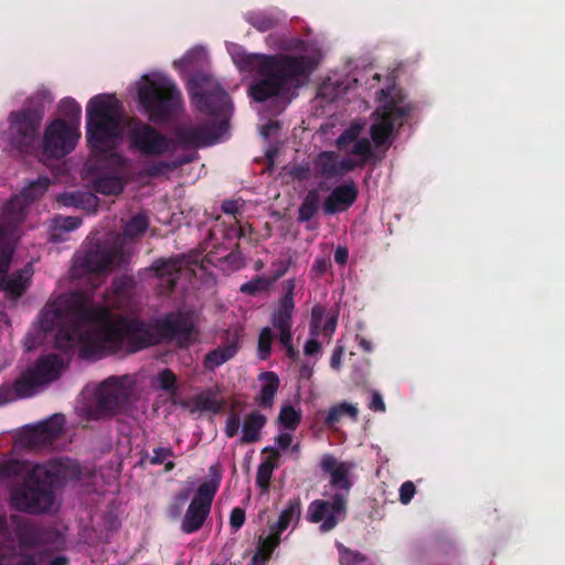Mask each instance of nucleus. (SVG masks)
Returning <instances> with one entry per match:
<instances>
[{
    "label": "nucleus",
    "mask_w": 565,
    "mask_h": 565,
    "mask_svg": "<svg viewBox=\"0 0 565 565\" xmlns=\"http://www.w3.org/2000/svg\"><path fill=\"white\" fill-rule=\"evenodd\" d=\"M230 53L239 71L258 76L248 87V95L257 103L284 96L317 67L315 58L308 55L248 53L239 45H233Z\"/></svg>",
    "instance_id": "f257e3e1"
},
{
    "label": "nucleus",
    "mask_w": 565,
    "mask_h": 565,
    "mask_svg": "<svg viewBox=\"0 0 565 565\" xmlns=\"http://www.w3.org/2000/svg\"><path fill=\"white\" fill-rule=\"evenodd\" d=\"M62 473V462L51 459L30 467L28 461L9 459L0 462V480L23 476L10 489V505L20 512L39 515L51 510L55 501L54 488Z\"/></svg>",
    "instance_id": "f03ea898"
},
{
    "label": "nucleus",
    "mask_w": 565,
    "mask_h": 565,
    "mask_svg": "<svg viewBox=\"0 0 565 565\" xmlns=\"http://www.w3.org/2000/svg\"><path fill=\"white\" fill-rule=\"evenodd\" d=\"M52 102L51 92L42 87L30 95L20 109L8 115L7 139L13 150L23 154L36 150L45 111Z\"/></svg>",
    "instance_id": "7ed1b4c3"
},
{
    "label": "nucleus",
    "mask_w": 565,
    "mask_h": 565,
    "mask_svg": "<svg viewBox=\"0 0 565 565\" xmlns=\"http://www.w3.org/2000/svg\"><path fill=\"white\" fill-rule=\"evenodd\" d=\"M119 100L111 95H96L86 106V139L92 149L99 151L116 146L121 136Z\"/></svg>",
    "instance_id": "20e7f679"
},
{
    "label": "nucleus",
    "mask_w": 565,
    "mask_h": 565,
    "mask_svg": "<svg viewBox=\"0 0 565 565\" xmlns=\"http://www.w3.org/2000/svg\"><path fill=\"white\" fill-rule=\"evenodd\" d=\"M65 367L66 363L61 355L56 353L41 355L13 382H4L0 385V406L35 395L41 387L58 380Z\"/></svg>",
    "instance_id": "39448f33"
},
{
    "label": "nucleus",
    "mask_w": 565,
    "mask_h": 565,
    "mask_svg": "<svg viewBox=\"0 0 565 565\" xmlns=\"http://www.w3.org/2000/svg\"><path fill=\"white\" fill-rule=\"evenodd\" d=\"M138 88L141 108L154 124L169 122L183 107L182 94L177 84L168 77L142 78Z\"/></svg>",
    "instance_id": "423d86ee"
},
{
    "label": "nucleus",
    "mask_w": 565,
    "mask_h": 565,
    "mask_svg": "<svg viewBox=\"0 0 565 565\" xmlns=\"http://www.w3.org/2000/svg\"><path fill=\"white\" fill-rule=\"evenodd\" d=\"M379 100L382 105L375 111L379 117L372 124L370 135L376 147L390 146L394 130L403 126L414 107L412 104H404L405 96L396 87L381 89Z\"/></svg>",
    "instance_id": "0eeeda50"
},
{
    "label": "nucleus",
    "mask_w": 565,
    "mask_h": 565,
    "mask_svg": "<svg viewBox=\"0 0 565 565\" xmlns=\"http://www.w3.org/2000/svg\"><path fill=\"white\" fill-rule=\"evenodd\" d=\"M76 312L87 321H103L109 317L107 308H90L85 303V297L75 292L62 296L57 300L47 303L40 315V328L44 332L53 331L60 326L64 317L70 312Z\"/></svg>",
    "instance_id": "6e6552de"
},
{
    "label": "nucleus",
    "mask_w": 565,
    "mask_h": 565,
    "mask_svg": "<svg viewBox=\"0 0 565 565\" xmlns=\"http://www.w3.org/2000/svg\"><path fill=\"white\" fill-rule=\"evenodd\" d=\"M210 473L212 478L199 486L182 519L181 530L185 534L198 532L211 512L212 502L221 484L222 475L214 466L210 467Z\"/></svg>",
    "instance_id": "1a4fd4ad"
},
{
    "label": "nucleus",
    "mask_w": 565,
    "mask_h": 565,
    "mask_svg": "<svg viewBox=\"0 0 565 565\" xmlns=\"http://www.w3.org/2000/svg\"><path fill=\"white\" fill-rule=\"evenodd\" d=\"M131 390L126 385V376H110L96 390L95 411L99 417L125 413L129 406Z\"/></svg>",
    "instance_id": "9d476101"
},
{
    "label": "nucleus",
    "mask_w": 565,
    "mask_h": 565,
    "mask_svg": "<svg viewBox=\"0 0 565 565\" xmlns=\"http://www.w3.org/2000/svg\"><path fill=\"white\" fill-rule=\"evenodd\" d=\"M10 522L22 551L54 545L62 541L60 531L53 526L42 525L21 515H11Z\"/></svg>",
    "instance_id": "9b49d317"
},
{
    "label": "nucleus",
    "mask_w": 565,
    "mask_h": 565,
    "mask_svg": "<svg viewBox=\"0 0 565 565\" xmlns=\"http://www.w3.org/2000/svg\"><path fill=\"white\" fill-rule=\"evenodd\" d=\"M81 137L75 125H68L64 119L51 121L43 134L42 153L47 159H61L72 152Z\"/></svg>",
    "instance_id": "f8f14e48"
},
{
    "label": "nucleus",
    "mask_w": 565,
    "mask_h": 565,
    "mask_svg": "<svg viewBox=\"0 0 565 565\" xmlns=\"http://www.w3.org/2000/svg\"><path fill=\"white\" fill-rule=\"evenodd\" d=\"M190 84L191 102L200 113L221 116L227 111L231 105L230 95L218 85L205 88L204 84H209L207 76H196Z\"/></svg>",
    "instance_id": "ddd939ff"
},
{
    "label": "nucleus",
    "mask_w": 565,
    "mask_h": 565,
    "mask_svg": "<svg viewBox=\"0 0 565 565\" xmlns=\"http://www.w3.org/2000/svg\"><path fill=\"white\" fill-rule=\"evenodd\" d=\"M159 343L175 341L179 348H189L199 338V329L192 318L184 312H169L157 320Z\"/></svg>",
    "instance_id": "4468645a"
},
{
    "label": "nucleus",
    "mask_w": 565,
    "mask_h": 565,
    "mask_svg": "<svg viewBox=\"0 0 565 565\" xmlns=\"http://www.w3.org/2000/svg\"><path fill=\"white\" fill-rule=\"evenodd\" d=\"M348 511L347 493L335 492L331 500L316 499L307 510V520L310 523H321L320 531L327 533L344 521Z\"/></svg>",
    "instance_id": "2eb2a0df"
},
{
    "label": "nucleus",
    "mask_w": 565,
    "mask_h": 565,
    "mask_svg": "<svg viewBox=\"0 0 565 565\" xmlns=\"http://www.w3.org/2000/svg\"><path fill=\"white\" fill-rule=\"evenodd\" d=\"M105 171H100L93 180L94 190L103 195H117L124 191L126 180L122 177L127 160L116 151L105 152L100 157Z\"/></svg>",
    "instance_id": "dca6fc26"
},
{
    "label": "nucleus",
    "mask_w": 565,
    "mask_h": 565,
    "mask_svg": "<svg viewBox=\"0 0 565 565\" xmlns=\"http://www.w3.org/2000/svg\"><path fill=\"white\" fill-rule=\"evenodd\" d=\"M121 258L120 249L96 244L76 259L74 270L79 275L108 273Z\"/></svg>",
    "instance_id": "f3484780"
},
{
    "label": "nucleus",
    "mask_w": 565,
    "mask_h": 565,
    "mask_svg": "<svg viewBox=\"0 0 565 565\" xmlns=\"http://www.w3.org/2000/svg\"><path fill=\"white\" fill-rule=\"evenodd\" d=\"M131 148L145 156L159 157L170 150L171 141L156 128L141 121L129 131Z\"/></svg>",
    "instance_id": "a211bd4d"
},
{
    "label": "nucleus",
    "mask_w": 565,
    "mask_h": 565,
    "mask_svg": "<svg viewBox=\"0 0 565 565\" xmlns=\"http://www.w3.org/2000/svg\"><path fill=\"white\" fill-rule=\"evenodd\" d=\"M126 348L125 331L121 317L114 322L106 323L99 331L88 337V343L82 350L83 356L104 351L118 352Z\"/></svg>",
    "instance_id": "6ab92c4d"
},
{
    "label": "nucleus",
    "mask_w": 565,
    "mask_h": 565,
    "mask_svg": "<svg viewBox=\"0 0 565 565\" xmlns=\"http://www.w3.org/2000/svg\"><path fill=\"white\" fill-rule=\"evenodd\" d=\"M126 349L134 353L159 343L157 321L150 324L138 318L121 317Z\"/></svg>",
    "instance_id": "aec40b11"
},
{
    "label": "nucleus",
    "mask_w": 565,
    "mask_h": 565,
    "mask_svg": "<svg viewBox=\"0 0 565 565\" xmlns=\"http://www.w3.org/2000/svg\"><path fill=\"white\" fill-rule=\"evenodd\" d=\"M64 424V416L55 414L36 426L31 427L23 435L25 447L38 450L52 446L54 440L62 434Z\"/></svg>",
    "instance_id": "412c9836"
},
{
    "label": "nucleus",
    "mask_w": 565,
    "mask_h": 565,
    "mask_svg": "<svg viewBox=\"0 0 565 565\" xmlns=\"http://www.w3.org/2000/svg\"><path fill=\"white\" fill-rule=\"evenodd\" d=\"M321 470L330 476V486L337 490V492L347 493L353 486L350 479V473L354 468V463L350 461H338V459L331 455L326 454L322 456L320 463Z\"/></svg>",
    "instance_id": "4be33fe9"
},
{
    "label": "nucleus",
    "mask_w": 565,
    "mask_h": 565,
    "mask_svg": "<svg viewBox=\"0 0 565 565\" xmlns=\"http://www.w3.org/2000/svg\"><path fill=\"white\" fill-rule=\"evenodd\" d=\"M359 189L354 181L337 185L324 200L323 210L328 215L348 211L356 201Z\"/></svg>",
    "instance_id": "5701e85b"
},
{
    "label": "nucleus",
    "mask_w": 565,
    "mask_h": 565,
    "mask_svg": "<svg viewBox=\"0 0 565 565\" xmlns=\"http://www.w3.org/2000/svg\"><path fill=\"white\" fill-rule=\"evenodd\" d=\"M175 140L185 148L211 146L216 141V135L207 124L185 126L177 129Z\"/></svg>",
    "instance_id": "b1692460"
},
{
    "label": "nucleus",
    "mask_w": 565,
    "mask_h": 565,
    "mask_svg": "<svg viewBox=\"0 0 565 565\" xmlns=\"http://www.w3.org/2000/svg\"><path fill=\"white\" fill-rule=\"evenodd\" d=\"M239 332L235 330L232 340L209 351L203 359V366L206 371H214L216 367L233 359L238 351Z\"/></svg>",
    "instance_id": "393cba45"
},
{
    "label": "nucleus",
    "mask_w": 565,
    "mask_h": 565,
    "mask_svg": "<svg viewBox=\"0 0 565 565\" xmlns=\"http://www.w3.org/2000/svg\"><path fill=\"white\" fill-rule=\"evenodd\" d=\"M262 382L260 391L255 396V403L263 409H269L274 405V398L279 390L280 380L273 371H265L258 375Z\"/></svg>",
    "instance_id": "a878e982"
},
{
    "label": "nucleus",
    "mask_w": 565,
    "mask_h": 565,
    "mask_svg": "<svg viewBox=\"0 0 565 565\" xmlns=\"http://www.w3.org/2000/svg\"><path fill=\"white\" fill-rule=\"evenodd\" d=\"M294 310L295 305H286L278 302L277 308H275L271 313L270 322L273 327L278 330V338L281 344H286V342H288V339L291 338Z\"/></svg>",
    "instance_id": "bb28decb"
},
{
    "label": "nucleus",
    "mask_w": 565,
    "mask_h": 565,
    "mask_svg": "<svg viewBox=\"0 0 565 565\" xmlns=\"http://www.w3.org/2000/svg\"><path fill=\"white\" fill-rule=\"evenodd\" d=\"M338 313L327 312V309L321 305H316L311 310L310 333L312 337L318 335V330L321 328L324 335H331L337 328Z\"/></svg>",
    "instance_id": "cd10ccee"
},
{
    "label": "nucleus",
    "mask_w": 565,
    "mask_h": 565,
    "mask_svg": "<svg viewBox=\"0 0 565 565\" xmlns=\"http://www.w3.org/2000/svg\"><path fill=\"white\" fill-rule=\"evenodd\" d=\"M182 262L177 257H170L168 259L159 258L154 260L151 266V269L159 278H166L171 290L175 287L179 280Z\"/></svg>",
    "instance_id": "c85d7f7f"
},
{
    "label": "nucleus",
    "mask_w": 565,
    "mask_h": 565,
    "mask_svg": "<svg viewBox=\"0 0 565 565\" xmlns=\"http://www.w3.org/2000/svg\"><path fill=\"white\" fill-rule=\"evenodd\" d=\"M264 451H270V455L257 468L256 484L262 489L263 493H267L270 488L273 471L278 468L280 454L274 448H265Z\"/></svg>",
    "instance_id": "c756f323"
},
{
    "label": "nucleus",
    "mask_w": 565,
    "mask_h": 565,
    "mask_svg": "<svg viewBox=\"0 0 565 565\" xmlns=\"http://www.w3.org/2000/svg\"><path fill=\"white\" fill-rule=\"evenodd\" d=\"M266 416L258 411L249 413L243 424V436L239 439V444H253L259 440L260 430L266 425Z\"/></svg>",
    "instance_id": "7c9ffc66"
},
{
    "label": "nucleus",
    "mask_w": 565,
    "mask_h": 565,
    "mask_svg": "<svg viewBox=\"0 0 565 565\" xmlns=\"http://www.w3.org/2000/svg\"><path fill=\"white\" fill-rule=\"evenodd\" d=\"M29 279L26 270H18L12 276L0 275V289L13 298H19L26 290Z\"/></svg>",
    "instance_id": "2f4dec72"
},
{
    "label": "nucleus",
    "mask_w": 565,
    "mask_h": 565,
    "mask_svg": "<svg viewBox=\"0 0 565 565\" xmlns=\"http://www.w3.org/2000/svg\"><path fill=\"white\" fill-rule=\"evenodd\" d=\"M316 175L335 178L339 175L338 154L334 151H322L313 160Z\"/></svg>",
    "instance_id": "473e14b6"
},
{
    "label": "nucleus",
    "mask_w": 565,
    "mask_h": 565,
    "mask_svg": "<svg viewBox=\"0 0 565 565\" xmlns=\"http://www.w3.org/2000/svg\"><path fill=\"white\" fill-rule=\"evenodd\" d=\"M301 512V501L295 498L288 501L286 508L281 511L278 521L269 526L279 535L287 530L294 519H299Z\"/></svg>",
    "instance_id": "72a5a7b5"
},
{
    "label": "nucleus",
    "mask_w": 565,
    "mask_h": 565,
    "mask_svg": "<svg viewBox=\"0 0 565 565\" xmlns=\"http://www.w3.org/2000/svg\"><path fill=\"white\" fill-rule=\"evenodd\" d=\"M245 21L258 32H267L277 26L279 17L274 12L248 11L245 14Z\"/></svg>",
    "instance_id": "f704fd0d"
},
{
    "label": "nucleus",
    "mask_w": 565,
    "mask_h": 565,
    "mask_svg": "<svg viewBox=\"0 0 565 565\" xmlns=\"http://www.w3.org/2000/svg\"><path fill=\"white\" fill-rule=\"evenodd\" d=\"M57 201L64 206L90 209L96 206L97 198L90 192L76 191L60 194Z\"/></svg>",
    "instance_id": "c9c22d12"
},
{
    "label": "nucleus",
    "mask_w": 565,
    "mask_h": 565,
    "mask_svg": "<svg viewBox=\"0 0 565 565\" xmlns=\"http://www.w3.org/2000/svg\"><path fill=\"white\" fill-rule=\"evenodd\" d=\"M50 184L51 180L47 175H40L21 190L20 196L25 201V203H31L43 196Z\"/></svg>",
    "instance_id": "e433bc0d"
},
{
    "label": "nucleus",
    "mask_w": 565,
    "mask_h": 565,
    "mask_svg": "<svg viewBox=\"0 0 565 565\" xmlns=\"http://www.w3.org/2000/svg\"><path fill=\"white\" fill-rule=\"evenodd\" d=\"M188 162H190V159L147 162L143 166L141 174L149 178H158L160 175H163L170 171L178 169L179 167Z\"/></svg>",
    "instance_id": "4c0bfd02"
},
{
    "label": "nucleus",
    "mask_w": 565,
    "mask_h": 565,
    "mask_svg": "<svg viewBox=\"0 0 565 565\" xmlns=\"http://www.w3.org/2000/svg\"><path fill=\"white\" fill-rule=\"evenodd\" d=\"M149 227V218L145 212L134 215L122 227V235L128 239H134L146 233Z\"/></svg>",
    "instance_id": "58836bf2"
},
{
    "label": "nucleus",
    "mask_w": 565,
    "mask_h": 565,
    "mask_svg": "<svg viewBox=\"0 0 565 565\" xmlns=\"http://www.w3.org/2000/svg\"><path fill=\"white\" fill-rule=\"evenodd\" d=\"M320 206V195L317 190H309L298 209V221L303 223L310 221Z\"/></svg>",
    "instance_id": "ea45409f"
},
{
    "label": "nucleus",
    "mask_w": 565,
    "mask_h": 565,
    "mask_svg": "<svg viewBox=\"0 0 565 565\" xmlns=\"http://www.w3.org/2000/svg\"><path fill=\"white\" fill-rule=\"evenodd\" d=\"M359 411L355 406L348 403H340L330 407L328 415L324 419L327 427H334L343 416L348 415L353 419H356Z\"/></svg>",
    "instance_id": "a19ab883"
},
{
    "label": "nucleus",
    "mask_w": 565,
    "mask_h": 565,
    "mask_svg": "<svg viewBox=\"0 0 565 565\" xmlns=\"http://www.w3.org/2000/svg\"><path fill=\"white\" fill-rule=\"evenodd\" d=\"M58 111L68 125H75L78 128L82 108L74 98L66 97L62 99L58 106Z\"/></svg>",
    "instance_id": "79ce46f5"
},
{
    "label": "nucleus",
    "mask_w": 565,
    "mask_h": 565,
    "mask_svg": "<svg viewBox=\"0 0 565 565\" xmlns=\"http://www.w3.org/2000/svg\"><path fill=\"white\" fill-rule=\"evenodd\" d=\"M82 225V218L78 216H60L55 220L53 232L51 231L50 239L54 242L61 241V233L71 232Z\"/></svg>",
    "instance_id": "37998d69"
},
{
    "label": "nucleus",
    "mask_w": 565,
    "mask_h": 565,
    "mask_svg": "<svg viewBox=\"0 0 565 565\" xmlns=\"http://www.w3.org/2000/svg\"><path fill=\"white\" fill-rule=\"evenodd\" d=\"M136 286L135 278L125 274L114 279L113 291L118 298L128 299L134 295Z\"/></svg>",
    "instance_id": "c03bdc74"
},
{
    "label": "nucleus",
    "mask_w": 565,
    "mask_h": 565,
    "mask_svg": "<svg viewBox=\"0 0 565 565\" xmlns=\"http://www.w3.org/2000/svg\"><path fill=\"white\" fill-rule=\"evenodd\" d=\"M301 422L300 412L296 411L292 405H284L278 415V423L288 430H296Z\"/></svg>",
    "instance_id": "a18cd8bd"
},
{
    "label": "nucleus",
    "mask_w": 565,
    "mask_h": 565,
    "mask_svg": "<svg viewBox=\"0 0 565 565\" xmlns=\"http://www.w3.org/2000/svg\"><path fill=\"white\" fill-rule=\"evenodd\" d=\"M340 565H365L367 557L359 551L351 550L342 543H337Z\"/></svg>",
    "instance_id": "49530a36"
},
{
    "label": "nucleus",
    "mask_w": 565,
    "mask_h": 565,
    "mask_svg": "<svg viewBox=\"0 0 565 565\" xmlns=\"http://www.w3.org/2000/svg\"><path fill=\"white\" fill-rule=\"evenodd\" d=\"M46 561L44 553L21 554L12 558H0V565H42Z\"/></svg>",
    "instance_id": "de8ad7c7"
},
{
    "label": "nucleus",
    "mask_w": 565,
    "mask_h": 565,
    "mask_svg": "<svg viewBox=\"0 0 565 565\" xmlns=\"http://www.w3.org/2000/svg\"><path fill=\"white\" fill-rule=\"evenodd\" d=\"M270 285L268 278L256 276L254 279L244 282L239 287V291L249 296H256L258 292L267 290Z\"/></svg>",
    "instance_id": "09e8293b"
},
{
    "label": "nucleus",
    "mask_w": 565,
    "mask_h": 565,
    "mask_svg": "<svg viewBox=\"0 0 565 565\" xmlns=\"http://www.w3.org/2000/svg\"><path fill=\"white\" fill-rule=\"evenodd\" d=\"M273 339L274 332L269 327H265L260 330L258 335V356L260 360H266L269 356Z\"/></svg>",
    "instance_id": "8fccbe9b"
},
{
    "label": "nucleus",
    "mask_w": 565,
    "mask_h": 565,
    "mask_svg": "<svg viewBox=\"0 0 565 565\" xmlns=\"http://www.w3.org/2000/svg\"><path fill=\"white\" fill-rule=\"evenodd\" d=\"M352 154L362 157L360 164H364L373 157L371 142L367 138H360L353 145L351 150Z\"/></svg>",
    "instance_id": "3c124183"
},
{
    "label": "nucleus",
    "mask_w": 565,
    "mask_h": 565,
    "mask_svg": "<svg viewBox=\"0 0 565 565\" xmlns=\"http://www.w3.org/2000/svg\"><path fill=\"white\" fill-rule=\"evenodd\" d=\"M159 386L166 392H173L177 388V376L170 369H164L158 375Z\"/></svg>",
    "instance_id": "603ef678"
},
{
    "label": "nucleus",
    "mask_w": 565,
    "mask_h": 565,
    "mask_svg": "<svg viewBox=\"0 0 565 565\" xmlns=\"http://www.w3.org/2000/svg\"><path fill=\"white\" fill-rule=\"evenodd\" d=\"M174 451L170 447H157L152 450L149 462L153 466L162 465L169 458H174Z\"/></svg>",
    "instance_id": "864d4df0"
},
{
    "label": "nucleus",
    "mask_w": 565,
    "mask_h": 565,
    "mask_svg": "<svg viewBox=\"0 0 565 565\" xmlns=\"http://www.w3.org/2000/svg\"><path fill=\"white\" fill-rule=\"evenodd\" d=\"M280 543V535L273 530H269V535L265 537L258 547L265 551L267 554L271 555L274 550Z\"/></svg>",
    "instance_id": "5fc2aeb1"
},
{
    "label": "nucleus",
    "mask_w": 565,
    "mask_h": 565,
    "mask_svg": "<svg viewBox=\"0 0 565 565\" xmlns=\"http://www.w3.org/2000/svg\"><path fill=\"white\" fill-rule=\"evenodd\" d=\"M281 286H282L284 295L279 299V302L286 303V305H295L294 296H295V289H296V279H294V278L287 279L282 282Z\"/></svg>",
    "instance_id": "6e6d98bb"
},
{
    "label": "nucleus",
    "mask_w": 565,
    "mask_h": 565,
    "mask_svg": "<svg viewBox=\"0 0 565 565\" xmlns=\"http://www.w3.org/2000/svg\"><path fill=\"white\" fill-rule=\"evenodd\" d=\"M359 135L358 127H351L345 129L337 139V145L339 148H345L350 143L355 142Z\"/></svg>",
    "instance_id": "4d7b16f0"
},
{
    "label": "nucleus",
    "mask_w": 565,
    "mask_h": 565,
    "mask_svg": "<svg viewBox=\"0 0 565 565\" xmlns=\"http://www.w3.org/2000/svg\"><path fill=\"white\" fill-rule=\"evenodd\" d=\"M416 493V487L412 481H405L399 488V501L408 504Z\"/></svg>",
    "instance_id": "13d9d810"
},
{
    "label": "nucleus",
    "mask_w": 565,
    "mask_h": 565,
    "mask_svg": "<svg viewBox=\"0 0 565 565\" xmlns=\"http://www.w3.org/2000/svg\"><path fill=\"white\" fill-rule=\"evenodd\" d=\"M239 426H241L239 416L236 413L231 414L226 419V424H225V428H224L226 437L233 438L238 433Z\"/></svg>",
    "instance_id": "bf43d9fd"
},
{
    "label": "nucleus",
    "mask_w": 565,
    "mask_h": 565,
    "mask_svg": "<svg viewBox=\"0 0 565 565\" xmlns=\"http://www.w3.org/2000/svg\"><path fill=\"white\" fill-rule=\"evenodd\" d=\"M245 522V510L236 507L231 511L230 525L234 532L238 531Z\"/></svg>",
    "instance_id": "052dcab7"
},
{
    "label": "nucleus",
    "mask_w": 565,
    "mask_h": 565,
    "mask_svg": "<svg viewBox=\"0 0 565 565\" xmlns=\"http://www.w3.org/2000/svg\"><path fill=\"white\" fill-rule=\"evenodd\" d=\"M291 260H277L273 263V266L275 267L273 275L268 278L270 284L273 285L278 279H280L289 269Z\"/></svg>",
    "instance_id": "680f3d73"
},
{
    "label": "nucleus",
    "mask_w": 565,
    "mask_h": 565,
    "mask_svg": "<svg viewBox=\"0 0 565 565\" xmlns=\"http://www.w3.org/2000/svg\"><path fill=\"white\" fill-rule=\"evenodd\" d=\"M331 267V260L327 257H318L315 259L311 271L316 274L317 277H322L327 270Z\"/></svg>",
    "instance_id": "e2e57ef3"
},
{
    "label": "nucleus",
    "mask_w": 565,
    "mask_h": 565,
    "mask_svg": "<svg viewBox=\"0 0 565 565\" xmlns=\"http://www.w3.org/2000/svg\"><path fill=\"white\" fill-rule=\"evenodd\" d=\"M73 343H74V337L71 335L70 333H65V332L60 331L56 334V347L58 349L71 348V347H73Z\"/></svg>",
    "instance_id": "0e129e2a"
},
{
    "label": "nucleus",
    "mask_w": 565,
    "mask_h": 565,
    "mask_svg": "<svg viewBox=\"0 0 565 565\" xmlns=\"http://www.w3.org/2000/svg\"><path fill=\"white\" fill-rule=\"evenodd\" d=\"M358 164L359 163L352 159H343V160L338 159V170H339L338 177H342L345 173L353 171L358 167Z\"/></svg>",
    "instance_id": "69168bd1"
},
{
    "label": "nucleus",
    "mask_w": 565,
    "mask_h": 565,
    "mask_svg": "<svg viewBox=\"0 0 565 565\" xmlns=\"http://www.w3.org/2000/svg\"><path fill=\"white\" fill-rule=\"evenodd\" d=\"M370 408L374 412H385V403L380 393L374 392L370 403Z\"/></svg>",
    "instance_id": "338daca9"
},
{
    "label": "nucleus",
    "mask_w": 565,
    "mask_h": 565,
    "mask_svg": "<svg viewBox=\"0 0 565 565\" xmlns=\"http://www.w3.org/2000/svg\"><path fill=\"white\" fill-rule=\"evenodd\" d=\"M349 259V250L345 246H338L334 250V262L339 265H345Z\"/></svg>",
    "instance_id": "774afa93"
}]
</instances>
